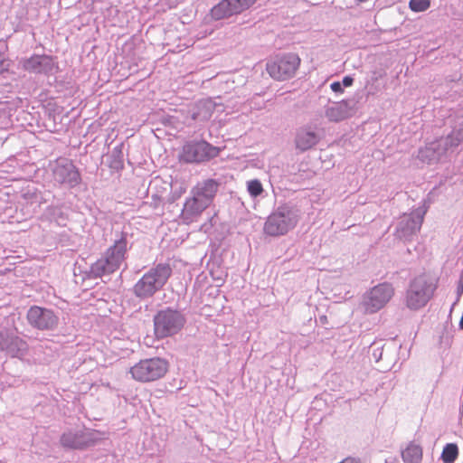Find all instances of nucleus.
I'll use <instances>...</instances> for the list:
<instances>
[{
    "label": "nucleus",
    "instance_id": "393cba45",
    "mask_svg": "<svg viewBox=\"0 0 463 463\" xmlns=\"http://www.w3.org/2000/svg\"><path fill=\"white\" fill-rule=\"evenodd\" d=\"M459 326H460L461 329H463V316L460 318Z\"/></svg>",
    "mask_w": 463,
    "mask_h": 463
},
{
    "label": "nucleus",
    "instance_id": "39448f33",
    "mask_svg": "<svg viewBox=\"0 0 463 463\" xmlns=\"http://www.w3.org/2000/svg\"><path fill=\"white\" fill-rule=\"evenodd\" d=\"M127 245L128 241L125 236L116 241L115 243L107 250L104 258L98 260L91 266V272L94 276L101 277L104 274L113 273L117 270L125 260L128 250Z\"/></svg>",
    "mask_w": 463,
    "mask_h": 463
},
{
    "label": "nucleus",
    "instance_id": "412c9836",
    "mask_svg": "<svg viewBox=\"0 0 463 463\" xmlns=\"http://www.w3.org/2000/svg\"><path fill=\"white\" fill-rule=\"evenodd\" d=\"M42 56H33L24 61V68L29 71H36L42 66Z\"/></svg>",
    "mask_w": 463,
    "mask_h": 463
},
{
    "label": "nucleus",
    "instance_id": "6e6552de",
    "mask_svg": "<svg viewBox=\"0 0 463 463\" xmlns=\"http://www.w3.org/2000/svg\"><path fill=\"white\" fill-rule=\"evenodd\" d=\"M184 318L176 310L166 308L160 310L154 317V332L158 339L177 333L184 326Z\"/></svg>",
    "mask_w": 463,
    "mask_h": 463
},
{
    "label": "nucleus",
    "instance_id": "f8f14e48",
    "mask_svg": "<svg viewBox=\"0 0 463 463\" xmlns=\"http://www.w3.org/2000/svg\"><path fill=\"white\" fill-rule=\"evenodd\" d=\"M258 0H222L211 10V15L215 20H221L239 14L250 9Z\"/></svg>",
    "mask_w": 463,
    "mask_h": 463
},
{
    "label": "nucleus",
    "instance_id": "9d476101",
    "mask_svg": "<svg viewBox=\"0 0 463 463\" xmlns=\"http://www.w3.org/2000/svg\"><path fill=\"white\" fill-rule=\"evenodd\" d=\"M393 295L394 288L392 284L387 282L378 284L364 294L363 307L366 313H375L383 308Z\"/></svg>",
    "mask_w": 463,
    "mask_h": 463
},
{
    "label": "nucleus",
    "instance_id": "6ab92c4d",
    "mask_svg": "<svg viewBox=\"0 0 463 463\" xmlns=\"http://www.w3.org/2000/svg\"><path fill=\"white\" fill-rule=\"evenodd\" d=\"M430 6V0H410L409 7L411 11L424 12Z\"/></svg>",
    "mask_w": 463,
    "mask_h": 463
},
{
    "label": "nucleus",
    "instance_id": "4be33fe9",
    "mask_svg": "<svg viewBox=\"0 0 463 463\" xmlns=\"http://www.w3.org/2000/svg\"><path fill=\"white\" fill-rule=\"evenodd\" d=\"M11 66V61L0 52V74L7 71Z\"/></svg>",
    "mask_w": 463,
    "mask_h": 463
},
{
    "label": "nucleus",
    "instance_id": "4468645a",
    "mask_svg": "<svg viewBox=\"0 0 463 463\" xmlns=\"http://www.w3.org/2000/svg\"><path fill=\"white\" fill-rule=\"evenodd\" d=\"M26 349V343L17 335L0 331V350L6 351L12 356H17Z\"/></svg>",
    "mask_w": 463,
    "mask_h": 463
},
{
    "label": "nucleus",
    "instance_id": "9b49d317",
    "mask_svg": "<svg viewBox=\"0 0 463 463\" xmlns=\"http://www.w3.org/2000/svg\"><path fill=\"white\" fill-rule=\"evenodd\" d=\"M28 323L38 330H52L58 325V317L51 309L39 306L31 307L26 314Z\"/></svg>",
    "mask_w": 463,
    "mask_h": 463
},
{
    "label": "nucleus",
    "instance_id": "20e7f679",
    "mask_svg": "<svg viewBox=\"0 0 463 463\" xmlns=\"http://www.w3.org/2000/svg\"><path fill=\"white\" fill-rule=\"evenodd\" d=\"M169 369L167 360L160 357L142 359L134 364L129 373L139 383H150L163 378Z\"/></svg>",
    "mask_w": 463,
    "mask_h": 463
},
{
    "label": "nucleus",
    "instance_id": "dca6fc26",
    "mask_svg": "<svg viewBox=\"0 0 463 463\" xmlns=\"http://www.w3.org/2000/svg\"><path fill=\"white\" fill-rule=\"evenodd\" d=\"M405 463H420L422 459V449L420 445L410 443L402 453Z\"/></svg>",
    "mask_w": 463,
    "mask_h": 463
},
{
    "label": "nucleus",
    "instance_id": "a211bd4d",
    "mask_svg": "<svg viewBox=\"0 0 463 463\" xmlns=\"http://www.w3.org/2000/svg\"><path fill=\"white\" fill-rule=\"evenodd\" d=\"M458 457V448L455 443H448L443 448L441 459L444 463H454Z\"/></svg>",
    "mask_w": 463,
    "mask_h": 463
},
{
    "label": "nucleus",
    "instance_id": "f03ea898",
    "mask_svg": "<svg viewBox=\"0 0 463 463\" xmlns=\"http://www.w3.org/2000/svg\"><path fill=\"white\" fill-rule=\"evenodd\" d=\"M172 275L168 263H159L146 272L134 285L133 292L139 298H148L161 290Z\"/></svg>",
    "mask_w": 463,
    "mask_h": 463
},
{
    "label": "nucleus",
    "instance_id": "aec40b11",
    "mask_svg": "<svg viewBox=\"0 0 463 463\" xmlns=\"http://www.w3.org/2000/svg\"><path fill=\"white\" fill-rule=\"evenodd\" d=\"M247 189H248L249 194L252 197H257V196L260 195L263 192L262 184L257 179L249 181L247 183Z\"/></svg>",
    "mask_w": 463,
    "mask_h": 463
},
{
    "label": "nucleus",
    "instance_id": "0eeeda50",
    "mask_svg": "<svg viewBox=\"0 0 463 463\" xmlns=\"http://www.w3.org/2000/svg\"><path fill=\"white\" fill-rule=\"evenodd\" d=\"M298 222V216L296 212L288 206H282L268 217L263 230L269 236H281L294 229Z\"/></svg>",
    "mask_w": 463,
    "mask_h": 463
},
{
    "label": "nucleus",
    "instance_id": "2eb2a0df",
    "mask_svg": "<svg viewBox=\"0 0 463 463\" xmlns=\"http://www.w3.org/2000/svg\"><path fill=\"white\" fill-rule=\"evenodd\" d=\"M326 118L333 122H338L350 116V107L347 101L342 100L326 109Z\"/></svg>",
    "mask_w": 463,
    "mask_h": 463
},
{
    "label": "nucleus",
    "instance_id": "5701e85b",
    "mask_svg": "<svg viewBox=\"0 0 463 463\" xmlns=\"http://www.w3.org/2000/svg\"><path fill=\"white\" fill-rule=\"evenodd\" d=\"M330 87L335 92H343V89L339 81L333 82Z\"/></svg>",
    "mask_w": 463,
    "mask_h": 463
},
{
    "label": "nucleus",
    "instance_id": "f257e3e1",
    "mask_svg": "<svg viewBox=\"0 0 463 463\" xmlns=\"http://www.w3.org/2000/svg\"><path fill=\"white\" fill-rule=\"evenodd\" d=\"M219 190V183L206 179L197 183L191 191V197L184 203V215L187 219L198 217L213 203Z\"/></svg>",
    "mask_w": 463,
    "mask_h": 463
},
{
    "label": "nucleus",
    "instance_id": "f3484780",
    "mask_svg": "<svg viewBox=\"0 0 463 463\" xmlns=\"http://www.w3.org/2000/svg\"><path fill=\"white\" fill-rule=\"evenodd\" d=\"M317 143V134L311 131H302L298 134L296 139L297 147L306 151Z\"/></svg>",
    "mask_w": 463,
    "mask_h": 463
},
{
    "label": "nucleus",
    "instance_id": "7ed1b4c3",
    "mask_svg": "<svg viewBox=\"0 0 463 463\" xmlns=\"http://www.w3.org/2000/svg\"><path fill=\"white\" fill-rule=\"evenodd\" d=\"M436 286L426 275H420L413 279L406 291L405 304L411 310H419L424 307L432 298Z\"/></svg>",
    "mask_w": 463,
    "mask_h": 463
},
{
    "label": "nucleus",
    "instance_id": "1a4fd4ad",
    "mask_svg": "<svg viewBox=\"0 0 463 463\" xmlns=\"http://www.w3.org/2000/svg\"><path fill=\"white\" fill-rule=\"evenodd\" d=\"M220 148L206 141L188 142L179 154V161L184 163H201L218 156Z\"/></svg>",
    "mask_w": 463,
    "mask_h": 463
},
{
    "label": "nucleus",
    "instance_id": "423d86ee",
    "mask_svg": "<svg viewBox=\"0 0 463 463\" xmlns=\"http://www.w3.org/2000/svg\"><path fill=\"white\" fill-rule=\"evenodd\" d=\"M301 64L297 53L278 54L266 64L268 74L275 80L284 81L295 77Z\"/></svg>",
    "mask_w": 463,
    "mask_h": 463
},
{
    "label": "nucleus",
    "instance_id": "b1692460",
    "mask_svg": "<svg viewBox=\"0 0 463 463\" xmlns=\"http://www.w3.org/2000/svg\"><path fill=\"white\" fill-rule=\"evenodd\" d=\"M354 82V80L353 78H351L350 76H345L344 79H343V84L344 86L345 87H349L353 84Z\"/></svg>",
    "mask_w": 463,
    "mask_h": 463
},
{
    "label": "nucleus",
    "instance_id": "ddd939ff",
    "mask_svg": "<svg viewBox=\"0 0 463 463\" xmlns=\"http://www.w3.org/2000/svg\"><path fill=\"white\" fill-rule=\"evenodd\" d=\"M96 440L92 438L91 432L86 431H71L63 433L61 437V443L63 447L82 449L93 445Z\"/></svg>",
    "mask_w": 463,
    "mask_h": 463
}]
</instances>
